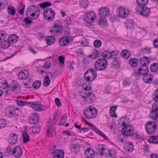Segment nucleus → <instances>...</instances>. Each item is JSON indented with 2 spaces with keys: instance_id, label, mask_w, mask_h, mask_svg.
<instances>
[{
  "instance_id": "nucleus-38",
  "label": "nucleus",
  "mask_w": 158,
  "mask_h": 158,
  "mask_svg": "<svg viewBox=\"0 0 158 158\" xmlns=\"http://www.w3.org/2000/svg\"><path fill=\"white\" fill-rule=\"evenodd\" d=\"M111 51L108 50L104 51L102 54V57L104 58H107L108 59H110L111 58Z\"/></svg>"
},
{
  "instance_id": "nucleus-6",
  "label": "nucleus",
  "mask_w": 158,
  "mask_h": 158,
  "mask_svg": "<svg viewBox=\"0 0 158 158\" xmlns=\"http://www.w3.org/2000/svg\"><path fill=\"white\" fill-rule=\"evenodd\" d=\"M43 15L45 19L52 21L53 20L55 17V13L53 9L48 8L44 10Z\"/></svg>"
},
{
  "instance_id": "nucleus-32",
  "label": "nucleus",
  "mask_w": 158,
  "mask_h": 158,
  "mask_svg": "<svg viewBox=\"0 0 158 158\" xmlns=\"http://www.w3.org/2000/svg\"><path fill=\"white\" fill-rule=\"evenodd\" d=\"M10 43L8 40L2 41L0 44L1 47L3 49H6L10 45Z\"/></svg>"
},
{
  "instance_id": "nucleus-45",
  "label": "nucleus",
  "mask_w": 158,
  "mask_h": 158,
  "mask_svg": "<svg viewBox=\"0 0 158 158\" xmlns=\"http://www.w3.org/2000/svg\"><path fill=\"white\" fill-rule=\"evenodd\" d=\"M8 86L7 82L5 79H0V87L5 88Z\"/></svg>"
},
{
  "instance_id": "nucleus-17",
  "label": "nucleus",
  "mask_w": 158,
  "mask_h": 158,
  "mask_svg": "<svg viewBox=\"0 0 158 158\" xmlns=\"http://www.w3.org/2000/svg\"><path fill=\"white\" fill-rule=\"evenodd\" d=\"M81 146L78 143H71L70 146V149L71 152L76 153L79 151Z\"/></svg>"
},
{
  "instance_id": "nucleus-10",
  "label": "nucleus",
  "mask_w": 158,
  "mask_h": 158,
  "mask_svg": "<svg viewBox=\"0 0 158 158\" xmlns=\"http://www.w3.org/2000/svg\"><path fill=\"white\" fill-rule=\"evenodd\" d=\"M156 128V125L154 122L149 121L146 124V130L149 135L154 134Z\"/></svg>"
},
{
  "instance_id": "nucleus-60",
  "label": "nucleus",
  "mask_w": 158,
  "mask_h": 158,
  "mask_svg": "<svg viewBox=\"0 0 158 158\" xmlns=\"http://www.w3.org/2000/svg\"><path fill=\"white\" fill-rule=\"evenodd\" d=\"M58 59L59 61V63L61 64V66L64 64V57L62 56H60L58 57Z\"/></svg>"
},
{
  "instance_id": "nucleus-33",
  "label": "nucleus",
  "mask_w": 158,
  "mask_h": 158,
  "mask_svg": "<svg viewBox=\"0 0 158 158\" xmlns=\"http://www.w3.org/2000/svg\"><path fill=\"white\" fill-rule=\"evenodd\" d=\"M47 41V44L48 45H50L54 43L55 41V39L54 36H49L45 38Z\"/></svg>"
},
{
  "instance_id": "nucleus-62",
  "label": "nucleus",
  "mask_w": 158,
  "mask_h": 158,
  "mask_svg": "<svg viewBox=\"0 0 158 158\" xmlns=\"http://www.w3.org/2000/svg\"><path fill=\"white\" fill-rule=\"evenodd\" d=\"M64 22L65 24L70 25L71 24L72 21L71 18L69 17H67L64 20Z\"/></svg>"
},
{
  "instance_id": "nucleus-53",
  "label": "nucleus",
  "mask_w": 158,
  "mask_h": 158,
  "mask_svg": "<svg viewBox=\"0 0 158 158\" xmlns=\"http://www.w3.org/2000/svg\"><path fill=\"white\" fill-rule=\"evenodd\" d=\"M102 42L101 40L97 39L94 42V45L96 48H99L102 45Z\"/></svg>"
},
{
  "instance_id": "nucleus-16",
  "label": "nucleus",
  "mask_w": 158,
  "mask_h": 158,
  "mask_svg": "<svg viewBox=\"0 0 158 158\" xmlns=\"http://www.w3.org/2000/svg\"><path fill=\"white\" fill-rule=\"evenodd\" d=\"M70 38L68 36L63 37L59 40V43L61 46L68 45L69 43Z\"/></svg>"
},
{
  "instance_id": "nucleus-25",
  "label": "nucleus",
  "mask_w": 158,
  "mask_h": 158,
  "mask_svg": "<svg viewBox=\"0 0 158 158\" xmlns=\"http://www.w3.org/2000/svg\"><path fill=\"white\" fill-rule=\"evenodd\" d=\"M18 38V36L16 35L12 34L8 37L7 40L10 43V44H13L17 42Z\"/></svg>"
},
{
  "instance_id": "nucleus-8",
  "label": "nucleus",
  "mask_w": 158,
  "mask_h": 158,
  "mask_svg": "<svg viewBox=\"0 0 158 158\" xmlns=\"http://www.w3.org/2000/svg\"><path fill=\"white\" fill-rule=\"evenodd\" d=\"M145 6H137L135 8V10L137 14L144 17H148L150 14V9L148 8L145 7Z\"/></svg>"
},
{
  "instance_id": "nucleus-12",
  "label": "nucleus",
  "mask_w": 158,
  "mask_h": 158,
  "mask_svg": "<svg viewBox=\"0 0 158 158\" xmlns=\"http://www.w3.org/2000/svg\"><path fill=\"white\" fill-rule=\"evenodd\" d=\"M158 102H156L152 105V110L150 114V118L154 120L158 118Z\"/></svg>"
},
{
  "instance_id": "nucleus-49",
  "label": "nucleus",
  "mask_w": 158,
  "mask_h": 158,
  "mask_svg": "<svg viewBox=\"0 0 158 158\" xmlns=\"http://www.w3.org/2000/svg\"><path fill=\"white\" fill-rule=\"evenodd\" d=\"M98 152L100 155H102L104 152V151L106 150H107V148H105L103 145H98Z\"/></svg>"
},
{
  "instance_id": "nucleus-37",
  "label": "nucleus",
  "mask_w": 158,
  "mask_h": 158,
  "mask_svg": "<svg viewBox=\"0 0 158 158\" xmlns=\"http://www.w3.org/2000/svg\"><path fill=\"white\" fill-rule=\"evenodd\" d=\"M91 84L89 83L88 84V85L85 84H83L82 85V88L84 89L85 91H83L82 93L89 92V91L91 90Z\"/></svg>"
},
{
  "instance_id": "nucleus-3",
  "label": "nucleus",
  "mask_w": 158,
  "mask_h": 158,
  "mask_svg": "<svg viewBox=\"0 0 158 158\" xmlns=\"http://www.w3.org/2000/svg\"><path fill=\"white\" fill-rule=\"evenodd\" d=\"M108 64V62L106 59L100 58L96 61L94 68L98 70H103L106 69Z\"/></svg>"
},
{
  "instance_id": "nucleus-58",
  "label": "nucleus",
  "mask_w": 158,
  "mask_h": 158,
  "mask_svg": "<svg viewBox=\"0 0 158 158\" xmlns=\"http://www.w3.org/2000/svg\"><path fill=\"white\" fill-rule=\"evenodd\" d=\"M51 5V3L50 2H45L43 3H40L39 6L41 8L44 9L46 7L49 6Z\"/></svg>"
},
{
  "instance_id": "nucleus-7",
  "label": "nucleus",
  "mask_w": 158,
  "mask_h": 158,
  "mask_svg": "<svg viewBox=\"0 0 158 158\" xmlns=\"http://www.w3.org/2000/svg\"><path fill=\"white\" fill-rule=\"evenodd\" d=\"M96 18L95 13L92 11H89L85 13L84 15V20L87 23L90 24V27L92 26L90 23L94 21L95 18Z\"/></svg>"
},
{
  "instance_id": "nucleus-21",
  "label": "nucleus",
  "mask_w": 158,
  "mask_h": 158,
  "mask_svg": "<svg viewBox=\"0 0 158 158\" xmlns=\"http://www.w3.org/2000/svg\"><path fill=\"white\" fill-rule=\"evenodd\" d=\"M28 76V72L26 70H22L20 71L18 74L19 78L22 80L26 79Z\"/></svg>"
},
{
  "instance_id": "nucleus-36",
  "label": "nucleus",
  "mask_w": 158,
  "mask_h": 158,
  "mask_svg": "<svg viewBox=\"0 0 158 158\" xmlns=\"http://www.w3.org/2000/svg\"><path fill=\"white\" fill-rule=\"evenodd\" d=\"M111 67L116 68H120L118 58L114 59L111 63Z\"/></svg>"
},
{
  "instance_id": "nucleus-9",
  "label": "nucleus",
  "mask_w": 158,
  "mask_h": 158,
  "mask_svg": "<svg viewBox=\"0 0 158 158\" xmlns=\"http://www.w3.org/2000/svg\"><path fill=\"white\" fill-rule=\"evenodd\" d=\"M148 68L147 66H140L137 71H134L133 72L132 75L135 77H138L140 75H144L148 73L149 72Z\"/></svg>"
},
{
  "instance_id": "nucleus-42",
  "label": "nucleus",
  "mask_w": 158,
  "mask_h": 158,
  "mask_svg": "<svg viewBox=\"0 0 158 158\" xmlns=\"http://www.w3.org/2000/svg\"><path fill=\"white\" fill-rule=\"evenodd\" d=\"M150 69L152 72H156L158 71V64L156 63H153L151 65Z\"/></svg>"
},
{
  "instance_id": "nucleus-56",
  "label": "nucleus",
  "mask_w": 158,
  "mask_h": 158,
  "mask_svg": "<svg viewBox=\"0 0 158 158\" xmlns=\"http://www.w3.org/2000/svg\"><path fill=\"white\" fill-rule=\"evenodd\" d=\"M101 17V19L99 20L98 23L101 26H106L107 24V22L106 20V19L105 18V17L102 18Z\"/></svg>"
},
{
  "instance_id": "nucleus-1",
  "label": "nucleus",
  "mask_w": 158,
  "mask_h": 158,
  "mask_svg": "<svg viewBox=\"0 0 158 158\" xmlns=\"http://www.w3.org/2000/svg\"><path fill=\"white\" fill-rule=\"evenodd\" d=\"M126 119H127V118H123L120 119V121H123V120H124L123 122H122V125L125 126L122 129V133L123 135L126 136H133L135 134L134 128L131 125H126V123L125 122Z\"/></svg>"
},
{
  "instance_id": "nucleus-47",
  "label": "nucleus",
  "mask_w": 158,
  "mask_h": 158,
  "mask_svg": "<svg viewBox=\"0 0 158 158\" xmlns=\"http://www.w3.org/2000/svg\"><path fill=\"white\" fill-rule=\"evenodd\" d=\"M22 137L23 138V142L24 143H26L27 142L29 141L30 139L29 138V136L27 132H24L23 133Z\"/></svg>"
},
{
  "instance_id": "nucleus-40",
  "label": "nucleus",
  "mask_w": 158,
  "mask_h": 158,
  "mask_svg": "<svg viewBox=\"0 0 158 158\" xmlns=\"http://www.w3.org/2000/svg\"><path fill=\"white\" fill-rule=\"evenodd\" d=\"M13 83L14 85L13 84L11 86H8L10 90L12 91H13L16 90L19 86L16 81H14L13 82Z\"/></svg>"
},
{
  "instance_id": "nucleus-55",
  "label": "nucleus",
  "mask_w": 158,
  "mask_h": 158,
  "mask_svg": "<svg viewBox=\"0 0 158 158\" xmlns=\"http://www.w3.org/2000/svg\"><path fill=\"white\" fill-rule=\"evenodd\" d=\"M156 136L152 135L150 137V138L148 139V141L150 143H157V140L156 138Z\"/></svg>"
},
{
  "instance_id": "nucleus-34",
  "label": "nucleus",
  "mask_w": 158,
  "mask_h": 158,
  "mask_svg": "<svg viewBox=\"0 0 158 158\" xmlns=\"http://www.w3.org/2000/svg\"><path fill=\"white\" fill-rule=\"evenodd\" d=\"M124 23L127 29L132 28L133 27L134 25V23L131 20H127Z\"/></svg>"
},
{
  "instance_id": "nucleus-35",
  "label": "nucleus",
  "mask_w": 158,
  "mask_h": 158,
  "mask_svg": "<svg viewBox=\"0 0 158 158\" xmlns=\"http://www.w3.org/2000/svg\"><path fill=\"white\" fill-rule=\"evenodd\" d=\"M121 55L124 58L127 59L130 56V52L127 50H124L121 52Z\"/></svg>"
},
{
  "instance_id": "nucleus-26",
  "label": "nucleus",
  "mask_w": 158,
  "mask_h": 158,
  "mask_svg": "<svg viewBox=\"0 0 158 158\" xmlns=\"http://www.w3.org/2000/svg\"><path fill=\"white\" fill-rule=\"evenodd\" d=\"M129 63L132 67L137 66L139 64L138 60L136 58H131L129 60Z\"/></svg>"
},
{
  "instance_id": "nucleus-20",
  "label": "nucleus",
  "mask_w": 158,
  "mask_h": 158,
  "mask_svg": "<svg viewBox=\"0 0 158 158\" xmlns=\"http://www.w3.org/2000/svg\"><path fill=\"white\" fill-rule=\"evenodd\" d=\"M118 15L120 17L124 18L127 17L129 14V13L126 12L125 9L123 7H119L117 10Z\"/></svg>"
},
{
  "instance_id": "nucleus-4",
  "label": "nucleus",
  "mask_w": 158,
  "mask_h": 158,
  "mask_svg": "<svg viewBox=\"0 0 158 158\" xmlns=\"http://www.w3.org/2000/svg\"><path fill=\"white\" fill-rule=\"evenodd\" d=\"M96 70L93 69H89L85 73L84 77L86 81L90 82L93 81L96 78Z\"/></svg>"
},
{
  "instance_id": "nucleus-28",
  "label": "nucleus",
  "mask_w": 158,
  "mask_h": 158,
  "mask_svg": "<svg viewBox=\"0 0 158 158\" xmlns=\"http://www.w3.org/2000/svg\"><path fill=\"white\" fill-rule=\"evenodd\" d=\"M18 138L17 135L15 134H12L10 135V137L8 139L9 142L10 144H14L17 141Z\"/></svg>"
},
{
  "instance_id": "nucleus-51",
  "label": "nucleus",
  "mask_w": 158,
  "mask_h": 158,
  "mask_svg": "<svg viewBox=\"0 0 158 158\" xmlns=\"http://www.w3.org/2000/svg\"><path fill=\"white\" fill-rule=\"evenodd\" d=\"M50 81L48 76L46 75L43 82V85L46 86H48L50 84Z\"/></svg>"
},
{
  "instance_id": "nucleus-14",
  "label": "nucleus",
  "mask_w": 158,
  "mask_h": 158,
  "mask_svg": "<svg viewBox=\"0 0 158 158\" xmlns=\"http://www.w3.org/2000/svg\"><path fill=\"white\" fill-rule=\"evenodd\" d=\"M29 123L31 124H36L39 119L38 115L36 113L31 114L28 118Z\"/></svg>"
},
{
  "instance_id": "nucleus-23",
  "label": "nucleus",
  "mask_w": 158,
  "mask_h": 158,
  "mask_svg": "<svg viewBox=\"0 0 158 158\" xmlns=\"http://www.w3.org/2000/svg\"><path fill=\"white\" fill-rule=\"evenodd\" d=\"M85 155L87 158H92L94 156L95 152L93 150L89 148L85 151Z\"/></svg>"
},
{
  "instance_id": "nucleus-27",
  "label": "nucleus",
  "mask_w": 158,
  "mask_h": 158,
  "mask_svg": "<svg viewBox=\"0 0 158 158\" xmlns=\"http://www.w3.org/2000/svg\"><path fill=\"white\" fill-rule=\"evenodd\" d=\"M150 62V59L148 57L144 56L142 57L140 60V64L141 66H147Z\"/></svg>"
},
{
  "instance_id": "nucleus-64",
  "label": "nucleus",
  "mask_w": 158,
  "mask_h": 158,
  "mask_svg": "<svg viewBox=\"0 0 158 158\" xmlns=\"http://www.w3.org/2000/svg\"><path fill=\"white\" fill-rule=\"evenodd\" d=\"M154 95L153 99L156 101V102H157V100H158V89L155 90Z\"/></svg>"
},
{
  "instance_id": "nucleus-50",
  "label": "nucleus",
  "mask_w": 158,
  "mask_h": 158,
  "mask_svg": "<svg viewBox=\"0 0 158 158\" xmlns=\"http://www.w3.org/2000/svg\"><path fill=\"white\" fill-rule=\"evenodd\" d=\"M90 110L91 111V115L93 116V118L95 117L97 114V110L92 106H90Z\"/></svg>"
},
{
  "instance_id": "nucleus-11",
  "label": "nucleus",
  "mask_w": 158,
  "mask_h": 158,
  "mask_svg": "<svg viewBox=\"0 0 158 158\" xmlns=\"http://www.w3.org/2000/svg\"><path fill=\"white\" fill-rule=\"evenodd\" d=\"M55 30H51L50 32L52 33L54 35H59L61 34L62 25L60 22L59 20L56 21L54 24Z\"/></svg>"
},
{
  "instance_id": "nucleus-44",
  "label": "nucleus",
  "mask_w": 158,
  "mask_h": 158,
  "mask_svg": "<svg viewBox=\"0 0 158 158\" xmlns=\"http://www.w3.org/2000/svg\"><path fill=\"white\" fill-rule=\"evenodd\" d=\"M7 10L9 15L14 16L15 13V10L13 6H9L7 8Z\"/></svg>"
},
{
  "instance_id": "nucleus-19",
  "label": "nucleus",
  "mask_w": 158,
  "mask_h": 158,
  "mask_svg": "<svg viewBox=\"0 0 158 158\" xmlns=\"http://www.w3.org/2000/svg\"><path fill=\"white\" fill-rule=\"evenodd\" d=\"M22 151L20 146H17L14 148L12 152V154L15 157H19L22 155Z\"/></svg>"
},
{
  "instance_id": "nucleus-63",
  "label": "nucleus",
  "mask_w": 158,
  "mask_h": 158,
  "mask_svg": "<svg viewBox=\"0 0 158 158\" xmlns=\"http://www.w3.org/2000/svg\"><path fill=\"white\" fill-rule=\"evenodd\" d=\"M33 8L34 7L33 5L29 7L27 10V11L26 13V15L27 17H28V15H29V13H30L31 12L33 11Z\"/></svg>"
},
{
  "instance_id": "nucleus-43",
  "label": "nucleus",
  "mask_w": 158,
  "mask_h": 158,
  "mask_svg": "<svg viewBox=\"0 0 158 158\" xmlns=\"http://www.w3.org/2000/svg\"><path fill=\"white\" fill-rule=\"evenodd\" d=\"M25 9V5L22 3L18 6L17 10L19 13L23 15Z\"/></svg>"
},
{
  "instance_id": "nucleus-54",
  "label": "nucleus",
  "mask_w": 158,
  "mask_h": 158,
  "mask_svg": "<svg viewBox=\"0 0 158 158\" xmlns=\"http://www.w3.org/2000/svg\"><path fill=\"white\" fill-rule=\"evenodd\" d=\"M80 4L84 8H86L88 6L89 2L87 0H80Z\"/></svg>"
},
{
  "instance_id": "nucleus-15",
  "label": "nucleus",
  "mask_w": 158,
  "mask_h": 158,
  "mask_svg": "<svg viewBox=\"0 0 158 158\" xmlns=\"http://www.w3.org/2000/svg\"><path fill=\"white\" fill-rule=\"evenodd\" d=\"M54 156L53 158H64V152L62 149H55L52 152Z\"/></svg>"
},
{
  "instance_id": "nucleus-57",
  "label": "nucleus",
  "mask_w": 158,
  "mask_h": 158,
  "mask_svg": "<svg viewBox=\"0 0 158 158\" xmlns=\"http://www.w3.org/2000/svg\"><path fill=\"white\" fill-rule=\"evenodd\" d=\"M108 153L110 156L113 157L116 156V151L114 149H109L108 151Z\"/></svg>"
},
{
  "instance_id": "nucleus-30",
  "label": "nucleus",
  "mask_w": 158,
  "mask_h": 158,
  "mask_svg": "<svg viewBox=\"0 0 158 158\" xmlns=\"http://www.w3.org/2000/svg\"><path fill=\"white\" fill-rule=\"evenodd\" d=\"M41 126L38 124L35 125L34 126L30 128V129L31 131L33 133H39L41 128Z\"/></svg>"
},
{
  "instance_id": "nucleus-18",
  "label": "nucleus",
  "mask_w": 158,
  "mask_h": 158,
  "mask_svg": "<svg viewBox=\"0 0 158 158\" xmlns=\"http://www.w3.org/2000/svg\"><path fill=\"white\" fill-rule=\"evenodd\" d=\"M110 10L108 8L102 7L99 10V14L100 17H106L109 14Z\"/></svg>"
},
{
  "instance_id": "nucleus-2",
  "label": "nucleus",
  "mask_w": 158,
  "mask_h": 158,
  "mask_svg": "<svg viewBox=\"0 0 158 158\" xmlns=\"http://www.w3.org/2000/svg\"><path fill=\"white\" fill-rule=\"evenodd\" d=\"M17 105L20 106H23L24 105L25 103L26 105L27 104H31L33 108L36 111H41L43 110V109L42 108V105L38 103L37 102H27L25 101L24 102L21 100L17 101Z\"/></svg>"
},
{
  "instance_id": "nucleus-48",
  "label": "nucleus",
  "mask_w": 158,
  "mask_h": 158,
  "mask_svg": "<svg viewBox=\"0 0 158 158\" xmlns=\"http://www.w3.org/2000/svg\"><path fill=\"white\" fill-rule=\"evenodd\" d=\"M98 56V52L96 49H94L91 55H89V56L92 59H95L97 58Z\"/></svg>"
},
{
  "instance_id": "nucleus-61",
  "label": "nucleus",
  "mask_w": 158,
  "mask_h": 158,
  "mask_svg": "<svg viewBox=\"0 0 158 158\" xmlns=\"http://www.w3.org/2000/svg\"><path fill=\"white\" fill-rule=\"evenodd\" d=\"M90 57H89V56L88 57H86L84 58L82 60V62L84 64H89L90 62Z\"/></svg>"
},
{
  "instance_id": "nucleus-46",
  "label": "nucleus",
  "mask_w": 158,
  "mask_h": 158,
  "mask_svg": "<svg viewBox=\"0 0 158 158\" xmlns=\"http://www.w3.org/2000/svg\"><path fill=\"white\" fill-rule=\"evenodd\" d=\"M111 52V58H118V57L119 56V52L118 51L116 50H112Z\"/></svg>"
},
{
  "instance_id": "nucleus-24",
  "label": "nucleus",
  "mask_w": 158,
  "mask_h": 158,
  "mask_svg": "<svg viewBox=\"0 0 158 158\" xmlns=\"http://www.w3.org/2000/svg\"><path fill=\"white\" fill-rule=\"evenodd\" d=\"M91 129L95 132L97 133L98 134L103 137L105 139L107 140L108 138L105 135V134L102 131H100L94 125L92 126Z\"/></svg>"
},
{
  "instance_id": "nucleus-5",
  "label": "nucleus",
  "mask_w": 158,
  "mask_h": 158,
  "mask_svg": "<svg viewBox=\"0 0 158 158\" xmlns=\"http://www.w3.org/2000/svg\"><path fill=\"white\" fill-rule=\"evenodd\" d=\"M80 95L83 98V101L86 103H92L96 99L95 96L92 92L81 93Z\"/></svg>"
},
{
  "instance_id": "nucleus-52",
  "label": "nucleus",
  "mask_w": 158,
  "mask_h": 158,
  "mask_svg": "<svg viewBox=\"0 0 158 158\" xmlns=\"http://www.w3.org/2000/svg\"><path fill=\"white\" fill-rule=\"evenodd\" d=\"M41 84V82L40 81L38 80L34 81L33 84V87L36 89H38L40 87Z\"/></svg>"
},
{
  "instance_id": "nucleus-31",
  "label": "nucleus",
  "mask_w": 158,
  "mask_h": 158,
  "mask_svg": "<svg viewBox=\"0 0 158 158\" xmlns=\"http://www.w3.org/2000/svg\"><path fill=\"white\" fill-rule=\"evenodd\" d=\"M125 149L128 151H132L134 149V145L132 143L128 142L124 144Z\"/></svg>"
},
{
  "instance_id": "nucleus-59",
  "label": "nucleus",
  "mask_w": 158,
  "mask_h": 158,
  "mask_svg": "<svg viewBox=\"0 0 158 158\" xmlns=\"http://www.w3.org/2000/svg\"><path fill=\"white\" fill-rule=\"evenodd\" d=\"M6 125V122L4 119H0V128L5 127Z\"/></svg>"
},
{
  "instance_id": "nucleus-41",
  "label": "nucleus",
  "mask_w": 158,
  "mask_h": 158,
  "mask_svg": "<svg viewBox=\"0 0 158 158\" xmlns=\"http://www.w3.org/2000/svg\"><path fill=\"white\" fill-rule=\"evenodd\" d=\"M148 0H136L138 6H146L148 4Z\"/></svg>"
},
{
  "instance_id": "nucleus-22",
  "label": "nucleus",
  "mask_w": 158,
  "mask_h": 158,
  "mask_svg": "<svg viewBox=\"0 0 158 158\" xmlns=\"http://www.w3.org/2000/svg\"><path fill=\"white\" fill-rule=\"evenodd\" d=\"M143 80L145 83L150 84L153 81V77L151 75L148 73L143 75Z\"/></svg>"
},
{
  "instance_id": "nucleus-29",
  "label": "nucleus",
  "mask_w": 158,
  "mask_h": 158,
  "mask_svg": "<svg viewBox=\"0 0 158 158\" xmlns=\"http://www.w3.org/2000/svg\"><path fill=\"white\" fill-rule=\"evenodd\" d=\"M90 110V106H89L87 108L85 109L83 111L84 115L89 119L93 118V116L91 115V111Z\"/></svg>"
},
{
  "instance_id": "nucleus-39",
  "label": "nucleus",
  "mask_w": 158,
  "mask_h": 158,
  "mask_svg": "<svg viewBox=\"0 0 158 158\" xmlns=\"http://www.w3.org/2000/svg\"><path fill=\"white\" fill-rule=\"evenodd\" d=\"M117 108L116 106H111L110 109V116L112 117H116L117 115L115 114V111Z\"/></svg>"
},
{
  "instance_id": "nucleus-13",
  "label": "nucleus",
  "mask_w": 158,
  "mask_h": 158,
  "mask_svg": "<svg viewBox=\"0 0 158 158\" xmlns=\"http://www.w3.org/2000/svg\"><path fill=\"white\" fill-rule=\"evenodd\" d=\"M17 108L15 109L12 106H8L7 107L5 110L6 115L9 117H13L14 115L18 116V114L16 112V110H18Z\"/></svg>"
}]
</instances>
